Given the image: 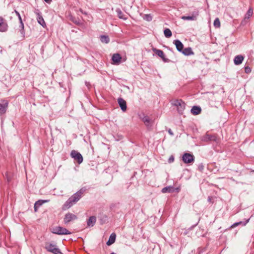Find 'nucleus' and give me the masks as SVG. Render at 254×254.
<instances>
[{"instance_id": "f257e3e1", "label": "nucleus", "mask_w": 254, "mask_h": 254, "mask_svg": "<svg viewBox=\"0 0 254 254\" xmlns=\"http://www.w3.org/2000/svg\"><path fill=\"white\" fill-rule=\"evenodd\" d=\"M84 190L83 189L80 190L79 191L73 194L70 197L68 200L65 202L64 207L66 208H69L74 204L77 202L81 197Z\"/></svg>"}, {"instance_id": "f03ea898", "label": "nucleus", "mask_w": 254, "mask_h": 254, "mask_svg": "<svg viewBox=\"0 0 254 254\" xmlns=\"http://www.w3.org/2000/svg\"><path fill=\"white\" fill-rule=\"evenodd\" d=\"M46 250L54 254H63L58 247L54 244L47 243L45 245Z\"/></svg>"}, {"instance_id": "7ed1b4c3", "label": "nucleus", "mask_w": 254, "mask_h": 254, "mask_svg": "<svg viewBox=\"0 0 254 254\" xmlns=\"http://www.w3.org/2000/svg\"><path fill=\"white\" fill-rule=\"evenodd\" d=\"M52 232L58 235H68L71 234L66 229L59 226L53 228Z\"/></svg>"}, {"instance_id": "20e7f679", "label": "nucleus", "mask_w": 254, "mask_h": 254, "mask_svg": "<svg viewBox=\"0 0 254 254\" xmlns=\"http://www.w3.org/2000/svg\"><path fill=\"white\" fill-rule=\"evenodd\" d=\"M201 139L202 141L204 142H218V138L215 134H210L208 133H206L205 135L202 136L201 138Z\"/></svg>"}, {"instance_id": "39448f33", "label": "nucleus", "mask_w": 254, "mask_h": 254, "mask_svg": "<svg viewBox=\"0 0 254 254\" xmlns=\"http://www.w3.org/2000/svg\"><path fill=\"white\" fill-rule=\"evenodd\" d=\"M173 104L177 107L179 113H182L185 108V103L182 100H176L174 101Z\"/></svg>"}, {"instance_id": "423d86ee", "label": "nucleus", "mask_w": 254, "mask_h": 254, "mask_svg": "<svg viewBox=\"0 0 254 254\" xmlns=\"http://www.w3.org/2000/svg\"><path fill=\"white\" fill-rule=\"evenodd\" d=\"M70 155L78 164H81L82 162L83 157L79 152L75 150H72L70 153Z\"/></svg>"}, {"instance_id": "0eeeda50", "label": "nucleus", "mask_w": 254, "mask_h": 254, "mask_svg": "<svg viewBox=\"0 0 254 254\" xmlns=\"http://www.w3.org/2000/svg\"><path fill=\"white\" fill-rule=\"evenodd\" d=\"M182 160L185 163L189 164L194 162V157L191 154L185 153L183 155Z\"/></svg>"}, {"instance_id": "6e6552de", "label": "nucleus", "mask_w": 254, "mask_h": 254, "mask_svg": "<svg viewBox=\"0 0 254 254\" xmlns=\"http://www.w3.org/2000/svg\"><path fill=\"white\" fill-rule=\"evenodd\" d=\"M34 12L37 16V19L38 23H39L42 27H45L46 26V24L42 16L41 13L38 9H35Z\"/></svg>"}, {"instance_id": "1a4fd4ad", "label": "nucleus", "mask_w": 254, "mask_h": 254, "mask_svg": "<svg viewBox=\"0 0 254 254\" xmlns=\"http://www.w3.org/2000/svg\"><path fill=\"white\" fill-rule=\"evenodd\" d=\"M8 25L6 21L0 17V32H4L7 30Z\"/></svg>"}, {"instance_id": "9d476101", "label": "nucleus", "mask_w": 254, "mask_h": 254, "mask_svg": "<svg viewBox=\"0 0 254 254\" xmlns=\"http://www.w3.org/2000/svg\"><path fill=\"white\" fill-rule=\"evenodd\" d=\"M77 219V216L70 213H68L65 214L64 218V222L65 224H67L72 220H75Z\"/></svg>"}, {"instance_id": "9b49d317", "label": "nucleus", "mask_w": 254, "mask_h": 254, "mask_svg": "<svg viewBox=\"0 0 254 254\" xmlns=\"http://www.w3.org/2000/svg\"><path fill=\"white\" fill-rule=\"evenodd\" d=\"M139 118L144 122L146 126L149 127L151 126V121L148 116L142 114L139 115Z\"/></svg>"}, {"instance_id": "f8f14e48", "label": "nucleus", "mask_w": 254, "mask_h": 254, "mask_svg": "<svg viewBox=\"0 0 254 254\" xmlns=\"http://www.w3.org/2000/svg\"><path fill=\"white\" fill-rule=\"evenodd\" d=\"M118 104L123 112H125L127 110V103L126 101L122 98L118 99Z\"/></svg>"}, {"instance_id": "ddd939ff", "label": "nucleus", "mask_w": 254, "mask_h": 254, "mask_svg": "<svg viewBox=\"0 0 254 254\" xmlns=\"http://www.w3.org/2000/svg\"><path fill=\"white\" fill-rule=\"evenodd\" d=\"M8 102L3 100L2 103H0V113L1 114H4L8 107Z\"/></svg>"}, {"instance_id": "4468645a", "label": "nucleus", "mask_w": 254, "mask_h": 254, "mask_svg": "<svg viewBox=\"0 0 254 254\" xmlns=\"http://www.w3.org/2000/svg\"><path fill=\"white\" fill-rule=\"evenodd\" d=\"M244 60V57L241 55L236 56L234 59V63L235 65H240Z\"/></svg>"}, {"instance_id": "2eb2a0df", "label": "nucleus", "mask_w": 254, "mask_h": 254, "mask_svg": "<svg viewBox=\"0 0 254 254\" xmlns=\"http://www.w3.org/2000/svg\"><path fill=\"white\" fill-rule=\"evenodd\" d=\"M175 190L177 191H179L178 189H175L174 187L172 186H168L167 187H165L162 189V192L166 193V192H174Z\"/></svg>"}, {"instance_id": "dca6fc26", "label": "nucleus", "mask_w": 254, "mask_h": 254, "mask_svg": "<svg viewBox=\"0 0 254 254\" xmlns=\"http://www.w3.org/2000/svg\"><path fill=\"white\" fill-rule=\"evenodd\" d=\"M174 44L175 45L177 50L181 52L184 48V45L179 40H175L174 41Z\"/></svg>"}, {"instance_id": "f3484780", "label": "nucleus", "mask_w": 254, "mask_h": 254, "mask_svg": "<svg viewBox=\"0 0 254 254\" xmlns=\"http://www.w3.org/2000/svg\"><path fill=\"white\" fill-rule=\"evenodd\" d=\"M121 59V56L119 54H114L112 58L113 63L117 64L120 63Z\"/></svg>"}, {"instance_id": "a211bd4d", "label": "nucleus", "mask_w": 254, "mask_h": 254, "mask_svg": "<svg viewBox=\"0 0 254 254\" xmlns=\"http://www.w3.org/2000/svg\"><path fill=\"white\" fill-rule=\"evenodd\" d=\"M253 10L252 8H250L247 13L245 14V18L242 22V24H244L246 20L249 19L250 17L253 15Z\"/></svg>"}, {"instance_id": "6ab92c4d", "label": "nucleus", "mask_w": 254, "mask_h": 254, "mask_svg": "<svg viewBox=\"0 0 254 254\" xmlns=\"http://www.w3.org/2000/svg\"><path fill=\"white\" fill-rule=\"evenodd\" d=\"M181 52L185 56H190L194 54L191 48L190 47L183 49Z\"/></svg>"}, {"instance_id": "aec40b11", "label": "nucleus", "mask_w": 254, "mask_h": 254, "mask_svg": "<svg viewBox=\"0 0 254 254\" xmlns=\"http://www.w3.org/2000/svg\"><path fill=\"white\" fill-rule=\"evenodd\" d=\"M201 109L198 106H193L191 109V113L194 115H197L200 113Z\"/></svg>"}, {"instance_id": "412c9836", "label": "nucleus", "mask_w": 254, "mask_h": 254, "mask_svg": "<svg viewBox=\"0 0 254 254\" xmlns=\"http://www.w3.org/2000/svg\"><path fill=\"white\" fill-rule=\"evenodd\" d=\"M116 235L115 233L111 234L109 237V240L107 242V245L108 246H110L113 243H114L116 240Z\"/></svg>"}, {"instance_id": "4be33fe9", "label": "nucleus", "mask_w": 254, "mask_h": 254, "mask_svg": "<svg viewBox=\"0 0 254 254\" xmlns=\"http://www.w3.org/2000/svg\"><path fill=\"white\" fill-rule=\"evenodd\" d=\"M96 221V217L95 216H91L87 221V225L89 227H92L95 224Z\"/></svg>"}, {"instance_id": "5701e85b", "label": "nucleus", "mask_w": 254, "mask_h": 254, "mask_svg": "<svg viewBox=\"0 0 254 254\" xmlns=\"http://www.w3.org/2000/svg\"><path fill=\"white\" fill-rule=\"evenodd\" d=\"M249 221V219H247L245 221H240L238 222H236L231 225V228H233L239 225L245 226Z\"/></svg>"}, {"instance_id": "b1692460", "label": "nucleus", "mask_w": 254, "mask_h": 254, "mask_svg": "<svg viewBox=\"0 0 254 254\" xmlns=\"http://www.w3.org/2000/svg\"><path fill=\"white\" fill-rule=\"evenodd\" d=\"M153 51L158 57H160L162 59H164V54L162 51L156 49H153Z\"/></svg>"}, {"instance_id": "393cba45", "label": "nucleus", "mask_w": 254, "mask_h": 254, "mask_svg": "<svg viewBox=\"0 0 254 254\" xmlns=\"http://www.w3.org/2000/svg\"><path fill=\"white\" fill-rule=\"evenodd\" d=\"M116 12L117 13L118 17L120 19H122L124 20H126L127 19V17L125 15H124L123 12L120 9H116Z\"/></svg>"}, {"instance_id": "a878e982", "label": "nucleus", "mask_w": 254, "mask_h": 254, "mask_svg": "<svg viewBox=\"0 0 254 254\" xmlns=\"http://www.w3.org/2000/svg\"><path fill=\"white\" fill-rule=\"evenodd\" d=\"M100 40L102 43L107 44L110 41V39L108 36L102 35L100 37Z\"/></svg>"}, {"instance_id": "bb28decb", "label": "nucleus", "mask_w": 254, "mask_h": 254, "mask_svg": "<svg viewBox=\"0 0 254 254\" xmlns=\"http://www.w3.org/2000/svg\"><path fill=\"white\" fill-rule=\"evenodd\" d=\"M44 203L43 200H39L37 201L34 204V209L36 211L38 208L41 206Z\"/></svg>"}, {"instance_id": "cd10ccee", "label": "nucleus", "mask_w": 254, "mask_h": 254, "mask_svg": "<svg viewBox=\"0 0 254 254\" xmlns=\"http://www.w3.org/2000/svg\"><path fill=\"white\" fill-rule=\"evenodd\" d=\"M164 34L165 36L167 38L171 37L172 35L171 31L169 28H166L164 29Z\"/></svg>"}, {"instance_id": "c85d7f7f", "label": "nucleus", "mask_w": 254, "mask_h": 254, "mask_svg": "<svg viewBox=\"0 0 254 254\" xmlns=\"http://www.w3.org/2000/svg\"><path fill=\"white\" fill-rule=\"evenodd\" d=\"M199 15V11L198 10H195L194 11H192L191 13V15L193 17V18H194V20H196L197 19V17Z\"/></svg>"}, {"instance_id": "c756f323", "label": "nucleus", "mask_w": 254, "mask_h": 254, "mask_svg": "<svg viewBox=\"0 0 254 254\" xmlns=\"http://www.w3.org/2000/svg\"><path fill=\"white\" fill-rule=\"evenodd\" d=\"M214 26L215 27L219 28L220 26V22L218 18H216L214 21Z\"/></svg>"}, {"instance_id": "7c9ffc66", "label": "nucleus", "mask_w": 254, "mask_h": 254, "mask_svg": "<svg viewBox=\"0 0 254 254\" xmlns=\"http://www.w3.org/2000/svg\"><path fill=\"white\" fill-rule=\"evenodd\" d=\"M182 19L184 20H195L192 15L190 16H183Z\"/></svg>"}, {"instance_id": "2f4dec72", "label": "nucleus", "mask_w": 254, "mask_h": 254, "mask_svg": "<svg viewBox=\"0 0 254 254\" xmlns=\"http://www.w3.org/2000/svg\"><path fill=\"white\" fill-rule=\"evenodd\" d=\"M143 19L147 21H150L152 19V17L150 14H145Z\"/></svg>"}, {"instance_id": "473e14b6", "label": "nucleus", "mask_w": 254, "mask_h": 254, "mask_svg": "<svg viewBox=\"0 0 254 254\" xmlns=\"http://www.w3.org/2000/svg\"><path fill=\"white\" fill-rule=\"evenodd\" d=\"M19 22H20V27L21 28V33H22L24 30V24L22 22V20L21 16H19Z\"/></svg>"}, {"instance_id": "72a5a7b5", "label": "nucleus", "mask_w": 254, "mask_h": 254, "mask_svg": "<svg viewBox=\"0 0 254 254\" xmlns=\"http://www.w3.org/2000/svg\"><path fill=\"white\" fill-rule=\"evenodd\" d=\"M245 72L247 73H249L251 72V69L249 66H246L245 68Z\"/></svg>"}, {"instance_id": "f704fd0d", "label": "nucleus", "mask_w": 254, "mask_h": 254, "mask_svg": "<svg viewBox=\"0 0 254 254\" xmlns=\"http://www.w3.org/2000/svg\"><path fill=\"white\" fill-rule=\"evenodd\" d=\"M5 177L6 178V179H7L8 182H10V181L11 178H10V175H9L8 173L7 172L5 174Z\"/></svg>"}, {"instance_id": "c9c22d12", "label": "nucleus", "mask_w": 254, "mask_h": 254, "mask_svg": "<svg viewBox=\"0 0 254 254\" xmlns=\"http://www.w3.org/2000/svg\"><path fill=\"white\" fill-rule=\"evenodd\" d=\"M174 157L173 156H171L168 159V162L171 163L173 162L174 161Z\"/></svg>"}, {"instance_id": "e433bc0d", "label": "nucleus", "mask_w": 254, "mask_h": 254, "mask_svg": "<svg viewBox=\"0 0 254 254\" xmlns=\"http://www.w3.org/2000/svg\"><path fill=\"white\" fill-rule=\"evenodd\" d=\"M15 13H16V14L17 15V17H18V19L19 20V16H21L20 13L16 10H15Z\"/></svg>"}, {"instance_id": "4c0bfd02", "label": "nucleus", "mask_w": 254, "mask_h": 254, "mask_svg": "<svg viewBox=\"0 0 254 254\" xmlns=\"http://www.w3.org/2000/svg\"><path fill=\"white\" fill-rule=\"evenodd\" d=\"M168 132L170 134L173 135V132L172 131L171 129H169L168 130Z\"/></svg>"}, {"instance_id": "58836bf2", "label": "nucleus", "mask_w": 254, "mask_h": 254, "mask_svg": "<svg viewBox=\"0 0 254 254\" xmlns=\"http://www.w3.org/2000/svg\"><path fill=\"white\" fill-rule=\"evenodd\" d=\"M44 1L45 2H46L47 3H50L51 2L52 0H44Z\"/></svg>"}, {"instance_id": "ea45409f", "label": "nucleus", "mask_w": 254, "mask_h": 254, "mask_svg": "<svg viewBox=\"0 0 254 254\" xmlns=\"http://www.w3.org/2000/svg\"><path fill=\"white\" fill-rule=\"evenodd\" d=\"M49 200H43V201H44V203H45V202H49Z\"/></svg>"}, {"instance_id": "a19ab883", "label": "nucleus", "mask_w": 254, "mask_h": 254, "mask_svg": "<svg viewBox=\"0 0 254 254\" xmlns=\"http://www.w3.org/2000/svg\"><path fill=\"white\" fill-rule=\"evenodd\" d=\"M208 200L209 201H211V197H208Z\"/></svg>"}]
</instances>
